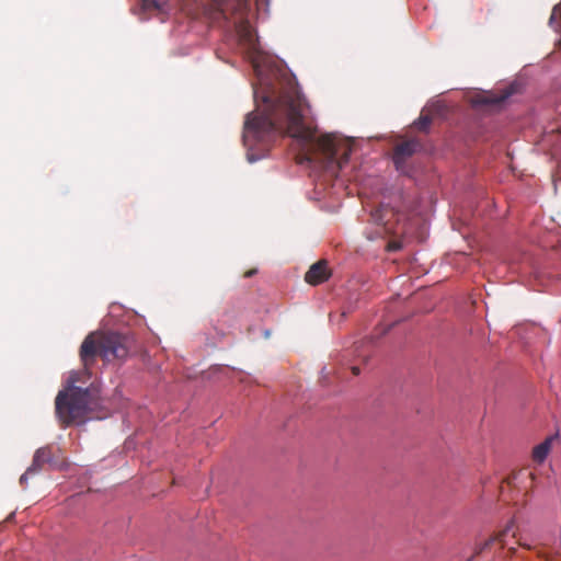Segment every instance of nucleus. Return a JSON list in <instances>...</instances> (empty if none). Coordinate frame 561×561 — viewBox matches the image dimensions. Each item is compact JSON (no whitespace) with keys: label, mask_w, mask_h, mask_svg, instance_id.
Returning <instances> with one entry per match:
<instances>
[{"label":"nucleus","mask_w":561,"mask_h":561,"mask_svg":"<svg viewBox=\"0 0 561 561\" xmlns=\"http://www.w3.org/2000/svg\"><path fill=\"white\" fill-rule=\"evenodd\" d=\"M431 124L432 117L428 115H421L419 119L414 123L415 127L421 131H427Z\"/></svg>","instance_id":"nucleus-12"},{"label":"nucleus","mask_w":561,"mask_h":561,"mask_svg":"<svg viewBox=\"0 0 561 561\" xmlns=\"http://www.w3.org/2000/svg\"><path fill=\"white\" fill-rule=\"evenodd\" d=\"M392 211L388 207L380 206L371 211V219L375 224L383 226L385 231H389L390 229L387 227L388 225V216H391Z\"/></svg>","instance_id":"nucleus-10"},{"label":"nucleus","mask_w":561,"mask_h":561,"mask_svg":"<svg viewBox=\"0 0 561 561\" xmlns=\"http://www.w3.org/2000/svg\"><path fill=\"white\" fill-rule=\"evenodd\" d=\"M331 271L325 260L312 264L305 274V280L310 285H319L329 279Z\"/></svg>","instance_id":"nucleus-6"},{"label":"nucleus","mask_w":561,"mask_h":561,"mask_svg":"<svg viewBox=\"0 0 561 561\" xmlns=\"http://www.w3.org/2000/svg\"><path fill=\"white\" fill-rule=\"evenodd\" d=\"M508 96H510V93H504L501 95H494V94L486 93V94L478 95L473 102L478 106H488V107L489 106H497L501 103H503Z\"/></svg>","instance_id":"nucleus-9"},{"label":"nucleus","mask_w":561,"mask_h":561,"mask_svg":"<svg viewBox=\"0 0 561 561\" xmlns=\"http://www.w3.org/2000/svg\"><path fill=\"white\" fill-rule=\"evenodd\" d=\"M528 476L531 480L535 478V474L533 472H529Z\"/></svg>","instance_id":"nucleus-22"},{"label":"nucleus","mask_w":561,"mask_h":561,"mask_svg":"<svg viewBox=\"0 0 561 561\" xmlns=\"http://www.w3.org/2000/svg\"><path fill=\"white\" fill-rule=\"evenodd\" d=\"M34 472H28V469L21 476L20 483L22 485L26 484L28 474H33Z\"/></svg>","instance_id":"nucleus-15"},{"label":"nucleus","mask_w":561,"mask_h":561,"mask_svg":"<svg viewBox=\"0 0 561 561\" xmlns=\"http://www.w3.org/2000/svg\"><path fill=\"white\" fill-rule=\"evenodd\" d=\"M339 380L340 381H348V379L345 377V371L339 373Z\"/></svg>","instance_id":"nucleus-18"},{"label":"nucleus","mask_w":561,"mask_h":561,"mask_svg":"<svg viewBox=\"0 0 561 561\" xmlns=\"http://www.w3.org/2000/svg\"><path fill=\"white\" fill-rule=\"evenodd\" d=\"M255 272H256L255 270H250V271H248V272L244 274V276H245V277H251L252 275H254V274H255Z\"/></svg>","instance_id":"nucleus-19"},{"label":"nucleus","mask_w":561,"mask_h":561,"mask_svg":"<svg viewBox=\"0 0 561 561\" xmlns=\"http://www.w3.org/2000/svg\"><path fill=\"white\" fill-rule=\"evenodd\" d=\"M558 438V434L548 436L542 443L538 444L533 449V460L542 463L549 455L552 443Z\"/></svg>","instance_id":"nucleus-7"},{"label":"nucleus","mask_w":561,"mask_h":561,"mask_svg":"<svg viewBox=\"0 0 561 561\" xmlns=\"http://www.w3.org/2000/svg\"><path fill=\"white\" fill-rule=\"evenodd\" d=\"M389 249L390 250H397V249H399V245L397 243H390L389 244Z\"/></svg>","instance_id":"nucleus-20"},{"label":"nucleus","mask_w":561,"mask_h":561,"mask_svg":"<svg viewBox=\"0 0 561 561\" xmlns=\"http://www.w3.org/2000/svg\"><path fill=\"white\" fill-rule=\"evenodd\" d=\"M102 388H64L55 399L56 416L66 428L87 421L103 420L111 414L113 401L103 397Z\"/></svg>","instance_id":"nucleus-3"},{"label":"nucleus","mask_w":561,"mask_h":561,"mask_svg":"<svg viewBox=\"0 0 561 561\" xmlns=\"http://www.w3.org/2000/svg\"><path fill=\"white\" fill-rule=\"evenodd\" d=\"M348 369H350L351 374L354 375V376L358 375L359 371H360V368H359L358 365H351L348 367Z\"/></svg>","instance_id":"nucleus-16"},{"label":"nucleus","mask_w":561,"mask_h":561,"mask_svg":"<svg viewBox=\"0 0 561 561\" xmlns=\"http://www.w3.org/2000/svg\"><path fill=\"white\" fill-rule=\"evenodd\" d=\"M304 107L305 100L293 87L264 95L262 103L257 102L255 111L245 117L244 145L266 151L278 136L288 135L301 141L306 151L301 161L341 170L350 160L352 146L330 134L317 138L314 128L305 123Z\"/></svg>","instance_id":"nucleus-1"},{"label":"nucleus","mask_w":561,"mask_h":561,"mask_svg":"<svg viewBox=\"0 0 561 561\" xmlns=\"http://www.w3.org/2000/svg\"><path fill=\"white\" fill-rule=\"evenodd\" d=\"M543 561H561V554L542 556Z\"/></svg>","instance_id":"nucleus-14"},{"label":"nucleus","mask_w":561,"mask_h":561,"mask_svg":"<svg viewBox=\"0 0 561 561\" xmlns=\"http://www.w3.org/2000/svg\"><path fill=\"white\" fill-rule=\"evenodd\" d=\"M508 535H512V537L514 538H517L516 542L519 545V546H523V547H526V548H530V546H528L527 543H525L522 539V537H517L516 533L513 531V526L512 525H508L505 529L501 530L500 533H497L496 535L490 537L488 540H485L483 543L481 545H478L476 547V552L474 554L478 556L480 553H482L483 551H485L486 549H489L492 545L499 542L502 545V547L504 546L505 543V538L508 536Z\"/></svg>","instance_id":"nucleus-5"},{"label":"nucleus","mask_w":561,"mask_h":561,"mask_svg":"<svg viewBox=\"0 0 561 561\" xmlns=\"http://www.w3.org/2000/svg\"><path fill=\"white\" fill-rule=\"evenodd\" d=\"M216 5L222 7L227 3L228 0H213Z\"/></svg>","instance_id":"nucleus-17"},{"label":"nucleus","mask_w":561,"mask_h":561,"mask_svg":"<svg viewBox=\"0 0 561 561\" xmlns=\"http://www.w3.org/2000/svg\"><path fill=\"white\" fill-rule=\"evenodd\" d=\"M151 7L158 8V4L153 0H142V8L149 10Z\"/></svg>","instance_id":"nucleus-13"},{"label":"nucleus","mask_w":561,"mask_h":561,"mask_svg":"<svg viewBox=\"0 0 561 561\" xmlns=\"http://www.w3.org/2000/svg\"><path fill=\"white\" fill-rule=\"evenodd\" d=\"M53 460V451L50 447H43L36 450L33 462L28 468V472H38L45 463Z\"/></svg>","instance_id":"nucleus-8"},{"label":"nucleus","mask_w":561,"mask_h":561,"mask_svg":"<svg viewBox=\"0 0 561 561\" xmlns=\"http://www.w3.org/2000/svg\"><path fill=\"white\" fill-rule=\"evenodd\" d=\"M133 340L117 332H91L80 345L79 357L82 368L71 370L64 386L87 383L92 376L91 368L100 357L107 364H121L130 354Z\"/></svg>","instance_id":"nucleus-2"},{"label":"nucleus","mask_w":561,"mask_h":561,"mask_svg":"<svg viewBox=\"0 0 561 561\" xmlns=\"http://www.w3.org/2000/svg\"><path fill=\"white\" fill-rule=\"evenodd\" d=\"M244 36H247L248 38H250L251 34H250V31L249 30H244Z\"/></svg>","instance_id":"nucleus-21"},{"label":"nucleus","mask_w":561,"mask_h":561,"mask_svg":"<svg viewBox=\"0 0 561 561\" xmlns=\"http://www.w3.org/2000/svg\"><path fill=\"white\" fill-rule=\"evenodd\" d=\"M369 345H370V341H362L358 344L356 343L354 346V354L356 355V357L358 359H360L364 363H366L369 357V353L366 352V350H365Z\"/></svg>","instance_id":"nucleus-11"},{"label":"nucleus","mask_w":561,"mask_h":561,"mask_svg":"<svg viewBox=\"0 0 561 561\" xmlns=\"http://www.w3.org/2000/svg\"><path fill=\"white\" fill-rule=\"evenodd\" d=\"M423 145L417 139H408L396 145L393 149L392 160L397 170L405 173L407 161L416 152L421 151Z\"/></svg>","instance_id":"nucleus-4"}]
</instances>
